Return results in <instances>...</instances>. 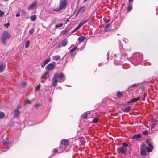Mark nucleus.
I'll use <instances>...</instances> for the list:
<instances>
[{
    "instance_id": "obj_14",
    "label": "nucleus",
    "mask_w": 158,
    "mask_h": 158,
    "mask_svg": "<svg viewBox=\"0 0 158 158\" xmlns=\"http://www.w3.org/2000/svg\"><path fill=\"white\" fill-rule=\"evenodd\" d=\"M19 111L18 109H16L15 111L14 117H17L19 116Z\"/></svg>"
},
{
    "instance_id": "obj_16",
    "label": "nucleus",
    "mask_w": 158,
    "mask_h": 158,
    "mask_svg": "<svg viewBox=\"0 0 158 158\" xmlns=\"http://www.w3.org/2000/svg\"><path fill=\"white\" fill-rule=\"evenodd\" d=\"M61 144L66 146L68 144V142L66 139H63L61 141Z\"/></svg>"
},
{
    "instance_id": "obj_4",
    "label": "nucleus",
    "mask_w": 158,
    "mask_h": 158,
    "mask_svg": "<svg viewBox=\"0 0 158 158\" xmlns=\"http://www.w3.org/2000/svg\"><path fill=\"white\" fill-rule=\"evenodd\" d=\"M60 9H63L65 8L66 6L67 1L66 0H60Z\"/></svg>"
},
{
    "instance_id": "obj_20",
    "label": "nucleus",
    "mask_w": 158,
    "mask_h": 158,
    "mask_svg": "<svg viewBox=\"0 0 158 158\" xmlns=\"http://www.w3.org/2000/svg\"><path fill=\"white\" fill-rule=\"evenodd\" d=\"M131 110V107L130 106H128L123 109V111L125 112H129Z\"/></svg>"
},
{
    "instance_id": "obj_3",
    "label": "nucleus",
    "mask_w": 158,
    "mask_h": 158,
    "mask_svg": "<svg viewBox=\"0 0 158 158\" xmlns=\"http://www.w3.org/2000/svg\"><path fill=\"white\" fill-rule=\"evenodd\" d=\"M58 78V81L60 82H63L65 80V76L62 72L60 73L59 74Z\"/></svg>"
},
{
    "instance_id": "obj_33",
    "label": "nucleus",
    "mask_w": 158,
    "mask_h": 158,
    "mask_svg": "<svg viewBox=\"0 0 158 158\" xmlns=\"http://www.w3.org/2000/svg\"><path fill=\"white\" fill-rule=\"evenodd\" d=\"M156 123H152L151 125V129H152L154 128L156 126Z\"/></svg>"
},
{
    "instance_id": "obj_15",
    "label": "nucleus",
    "mask_w": 158,
    "mask_h": 158,
    "mask_svg": "<svg viewBox=\"0 0 158 158\" xmlns=\"http://www.w3.org/2000/svg\"><path fill=\"white\" fill-rule=\"evenodd\" d=\"M139 99V98H134L130 101L128 102V103H134L138 101Z\"/></svg>"
},
{
    "instance_id": "obj_13",
    "label": "nucleus",
    "mask_w": 158,
    "mask_h": 158,
    "mask_svg": "<svg viewBox=\"0 0 158 158\" xmlns=\"http://www.w3.org/2000/svg\"><path fill=\"white\" fill-rule=\"evenodd\" d=\"M52 58L54 60L58 61L60 60V56L55 55L52 56Z\"/></svg>"
},
{
    "instance_id": "obj_7",
    "label": "nucleus",
    "mask_w": 158,
    "mask_h": 158,
    "mask_svg": "<svg viewBox=\"0 0 158 158\" xmlns=\"http://www.w3.org/2000/svg\"><path fill=\"white\" fill-rule=\"evenodd\" d=\"M117 151L119 153L124 154L126 152L127 149L123 147H120L118 148Z\"/></svg>"
},
{
    "instance_id": "obj_58",
    "label": "nucleus",
    "mask_w": 158,
    "mask_h": 158,
    "mask_svg": "<svg viewBox=\"0 0 158 158\" xmlns=\"http://www.w3.org/2000/svg\"><path fill=\"white\" fill-rule=\"evenodd\" d=\"M132 1H133V0H129V2H131Z\"/></svg>"
},
{
    "instance_id": "obj_51",
    "label": "nucleus",
    "mask_w": 158,
    "mask_h": 158,
    "mask_svg": "<svg viewBox=\"0 0 158 158\" xmlns=\"http://www.w3.org/2000/svg\"><path fill=\"white\" fill-rule=\"evenodd\" d=\"M10 23H8L7 24V25H6V24H5V26H6V28H8V27L9 26H10Z\"/></svg>"
},
{
    "instance_id": "obj_54",
    "label": "nucleus",
    "mask_w": 158,
    "mask_h": 158,
    "mask_svg": "<svg viewBox=\"0 0 158 158\" xmlns=\"http://www.w3.org/2000/svg\"><path fill=\"white\" fill-rule=\"evenodd\" d=\"M140 56H141V57L140 59V60H142V54H140Z\"/></svg>"
},
{
    "instance_id": "obj_32",
    "label": "nucleus",
    "mask_w": 158,
    "mask_h": 158,
    "mask_svg": "<svg viewBox=\"0 0 158 158\" xmlns=\"http://www.w3.org/2000/svg\"><path fill=\"white\" fill-rule=\"evenodd\" d=\"M51 60L50 58H49L45 60L44 63L46 64L48 63H49Z\"/></svg>"
},
{
    "instance_id": "obj_21",
    "label": "nucleus",
    "mask_w": 158,
    "mask_h": 158,
    "mask_svg": "<svg viewBox=\"0 0 158 158\" xmlns=\"http://www.w3.org/2000/svg\"><path fill=\"white\" fill-rule=\"evenodd\" d=\"M5 65H0V73L2 72L5 69Z\"/></svg>"
},
{
    "instance_id": "obj_46",
    "label": "nucleus",
    "mask_w": 158,
    "mask_h": 158,
    "mask_svg": "<svg viewBox=\"0 0 158 158\" xmlns=\"http://www.w3.org/2000/svg\"><path fill=\"white\" fill-rule=\"evenodd\" d=\"M58 151V149H54L53 150V152L56 153Z\"/></svg>"
},
{
    "instance_id": "obj_30",
    "label": "nucleus",
    "mask_w": 158,
    "mask_h": 158,
    "mask_svg": "<svg viewBox=\"0 0 158 158\" xmlns=\"http://www.w3.org/2000/svg\"><path fill=\"white\" fill-rule=\"evenodd\" d=\"M61 9L60 8V7H59V8H52L53 10L54 11H60V10Z\"/></svg>"
},
{
    "instance_id": "obj_50",
    "label": "nucleus",
    "mask_w": 158,
    "mask_h": 158,
    "mask_svg": "<svg viewBox=\"0 0 158 158\" xmlns=\"http://www.w3.org/2000/svg\"><path fill=\"white\" fill-rule=\"evenodd\" d=\"M46 64L44 62V63L41 65V67L43 68H44V67Z\"/></svg>"
},
{
    "instance_id": "obj_12",
    "label": "nucleus",
    "mask_w": 158,
    "mask_h": 158,
    "mask_svg": "<svg viewBox=\"0 0 158 158\" xmlns=\"http://www.w3.org/2000/svg\"><path fill=\"white\" fill-rule=\"evenodd\" d=\"M49 72L47 71L45 72L43 75L41 76L42 78H47L48 76Z\"/></svg>"
},
{
    "instance_id": "obj_18",
    "label": "nucleus",
    "mask_w": 158,
    "mask_h": 158,
    "mask_svg": "<svg viewBox=\"0 0 158 158\" xmlns=\"http://www.w3.org/2000/svg\"><path fill=\"white\" fill-rule=\"evenodd\" d=\"M141 137V135L140 134H138L134 135L132 138L133 139H135L139 138Z\"/></svg>"
},
{
    "instance_id": "obj_23",
    "label": "nucleus",
    "mask_w": 158,
    "mask_h": 158,
    "mask_svg": "<svg viewBox=\"0 0 158 158\" xmlns=\"http://www.w3.org/2000/svg\"><path fill=\"white\" fill-rule=\"evenodd\" d=\"M30 19L31 21H35L36 20V17L35 15H32Z\"/></svg>"
},
{
    "instance_id": "obj_8",
    "label": "nucleus",
    "mask_w": 158,
    "mask_h": 158,
    "mask_svg": "<svg viewBox=\"0 0 158 158\" xmlns=\"http://www.w3.org/2000/svg\"><path fill=\"white\" fill-rule=\"evenodd\" d=\"M55 66V65L51 63H49L47 66V69H46L49 70H52L54 69Z\"/></svg>"
},
{
    "instance_id": "obj_43",
    "label": "nucleus",
    "mask_w": 158,
    "mask_h": 158,
    "mask_svg": "<svg viewBox=\"0 0 158 158\" xmlns=\"http://www.w3.org/2000/svg\"><path fill=\"white\" fill-rule=\"evenodd\" d=\"M4 13L3 11L0 10V17H2L4 15Z\"/></svg>"
},
{
    "instance_id": "obj_52",
    "label": "nucleus",
    "mask_w": 158,
    "mask_h": 158,
    "mask_svg": "<svg viewBox=\"0 0 158 158\" xmlns=\"http://www.w3.org/2000/svg\"><path fill=\"white\" fill-rule=\"evenodd\" d=\"M40 105L39 104H37L35 105V107L36 108H38L40 106Z\"/></svg>"
},
{
    "instance_id": "obj_28",
    "label": "nucleus",
    "mask_w": 158,
    "mask_h": 158,
    "mask_svg": "<svg viewBox=\"0 0 158 158\" xmlns=\"http://www.w3.org/2000/svg\"><path fill=\"white\" fill-rule=\"evenodd\" d=\"M88 114L87 112L83 114L82 116H83V118L85 119H86L88 117Z\"/></svg>"
},
{
    "instance_id": "obj_36",
    "label": "nucleus",
    "mask_w": 158,
    "mask_h": 158,
    "mask_svg": "<svg viewBox=\"0 0 158 158\" xmlns=\"http://www.w3.org/2000/svg\"><path fill=\"white\" fill-rule=\"evenodd\" d=\"M98 122V119L95 118L93 119L92 121V123H96Z\"/></svg>"
},
{
    "instance_id": "obj_5",
    "label": "nucleus",
    "mask_w": 158,
    "mask_h": 158,
    "mask_svg": "<svg viewBox=\"0 0 158 158\" xmlns=\"http://www.w3.org/2000/svg\"><path fill=\"white\" fill-rule=\"evenodd\" d=\"M38 4L37 2L36 1H34L32 4H30L28 7V9L29 10H32L34 9Z\"/></svg>"
},
{
    "instance_id": "obj_6",
    "label": "nucleus",
    "mask_w": 158,
    "mask_h": 158,
    "mask_svg": "<svg viewBox=\"0 0 158 158\" xmlns=\"http://www.w3.org/2000/svg\"><path fill=\"white\" fill-rule=\"evenodd\" d=\"M147 150V147L144 145H143L142 148L140 151V154L142 155H145L146 154V151Z\"/></svg>"
},
{
    "instance_id": "obj_41",
    "label": "nucleus",
    "mask_w": 158,
    "mask_h": 158,
    "mask_svg": "<svg viewBox=\"0 0 158 158\" xmlns=\"http://www.w3.org/2000/svg\"><path fill=\"white\" fill-rule=\"evenodd\" d=\"M82 26L79 23L78 26L76 28L75 30H77L80 29Z\"/></svg>"
},
{
    "instance_id": "obj_9",
    "label": "nucleus",
    "mask_w": 158,
    "mask_h": 158,
    "mask_svg": "<svg viewBox=\"0 0 158 158\" xmlns=\"http://www.w3.org/2000/svg\"><path fill=\"white\" fill-rule=\"evenodd\" d=\"M112 24L110 23L106 25L104 31L105 32H107L110 30Z\"/></svg>"
},
{
    "instance_id": "obj_1",
    "label": "nucleus",
    "mask_w": 158,
    "mask_h": 158,
    "mask_svg": "<svg viewBox=\"0 0 158 158\" xmlns=\"http://www.w3.org/2000/svg\"><path fill=\"white\" fill-rule=\"evenodd\" d=\"M11 35L8 32L5 31H4L2 35L1 40L2 42L5 44L6 43V40L10 37Z\"/></svg>"
},
{
    "instance_id": "obj_56",
    "label": "nucleus",
    "mask_w": 158,
    "mask_h": 158,
    "mask_svg": "<svg viewBox=\"0 0 158 158\" xmlns=\"http://www.w3.org/2000/svg\"><path fill=\"white\" fill-rule=\"evenodd\" d=\"M136 85V84H133L132 85L133 87H135Z\"/></svg>"
},
{
    "instance_id": "obj_24",
    "label": "nucleus",
    "mask_w": 158,
    "mask_h": 158,
    "mask_svg": "<svg viewBox=\"0 0 158 158\" xmlns=\"http://www.w3.org/2000/svg\"><path fill=\"white\" fill-rule=\"evenodd\" d=\"M30 44V41L29 40L27 41L26 42V44L25 45V47L26 48H27L29 47Z\"/></svg>"
},
{
    "instance_id": "obj_34",
    "label": "nucleus",
    "mask_w": 158,
    "mask_h": 158,
    "mask_svg": "<svg viewBox=\"0 0 158 158\" xmlns=\"http://www.w3.org/2000/svg\"><path fill=\"white\" fill-rule=\"evenodd\" d=\"M122 95V93L120 92H118L116 94V96L118 97H121Z\"/></svg>"
},
{
    "instance_id": "obj_26",
    "label": "nucleus",
    "mask_w": 158,
    "mask_h": 158,
    "mask_svg": "<svg viewBox=\"0 0 158 158\" xmlns=\"http://www.w3.org/2000/svg\"><path fill=\"white\" fill-rule=\"evenodd\" d=\"M2 143L4 145H8L10 144L9 142H8L5 140H3L2 142Z\"/></svg>"
},
{
    "instance_id": "obj_45",
    "label": "nucleus",
    "mask_w": 158,
    "mask_h": 158,
    "mask_svg": "<svg viewBox=\"0 0 158 158\" xmlns=\"http://www.w3.org/2000/svg\"><path fill=\"white\" fill-rule=\"evenodd\" d=\"M148 133V131H145L143 132V134L144 135H147Z\"/></svg>"
},
{
    "instance_id": "obj_27",
    "label": "nucleus",
    "mask_w": 158,
    "mask_h": 158,
    "mask_svg": "<svg viewBox=\"0 0 158 158\" xmlns=\"http://www.w3.org/2000/svg\"><path fill=\"white\" fill-rule=\"evenodd\" d=\"M77 48V47H75L73 48L70 51V53L71 54V55L72 56L73 55V52L75 51L76 50Z\"/></svg>"
},
{
    "instance_id": "obj_48",
    "label": "nucleus",
    "mask_w": 158,
    "mask_h": 158,
    "mask_svg": "<svg viewBox=\"0 0 158 158\" xmlns=\"http://www.w3.org/2000/svg\"><path fill=\"white\" fill-rule=\"evenodd\" d=\"M150 141H149V139H147L146 140V143H147V144L148 145V144H149V143H149Z\"/></svg>"
},
{
    "instance_id": "obj_42",
    "label": "nucleus",
    "mask_w": 158,
    "mask_h": 158,
    "mask_svg": "<svg viewBox=\"0 0 158 158\" xmlns=\"http://www.w3.org/2000/svg\"><path fill=\"white\" fill-rule=\"evenodd\" d=\"M82 26L79 23L78 26L76 28L75 30H77L80 29Z\"/></svg>"
},
{
    "instance_id": "obj_59",
    "label": "nucleus",
    "mask_w": 158,
    "mask_h": 158,
    "mask_svg": "<svg viewBox=\"0 0 158 158\" xmlns=\"http://www.w3.org/2000/svg\"><path fill=\"white\" fill-rule=\"evenodd\" d=\"M101 65H102V64H101V63H100V64H98V65H99V66H101Z\"/></svg>"
},
{
    "instance_id": "obj_29",
    "label": "nucleus",
    "mask_w": 158,
    "mask_h": 158,
    "mask_svg": "<svg viewBox=\"0 0 158 158\" xmlns=\"http://www.w3.org/2000/svg\"><path fill=\"white\" fill-rule=\"evenodd\" d=\"M34 32V29L33 28L29 30V33L30 35H32V34H33V33Z\"/></svg>"
},
{
    "instance_id": "obj_35",
    "label": "nucleus",
    "mask_w": 158,
    "mask_h": 158,
    "mask_svg": "<svg viewBox=\"0 0 158 158\" xmlns=\"http://www.w3.org/2000/svg\"><path fill=\"white\" fill-rule=\"evenodd\" d=\"M68 31V30H65L63 31H62L61 32L62 34L64 35L66 33H67Z\"/></svg>"
},
{
    "instance_id": "obj_55",
    "label": "nucleus",
    "mask_w": 158,
    "mask_h": 158,
    "mask_svg": "<svg viewBox=\"0 0 158 158\" xmlns=\"http://www.w3.org/2000/svg\"><path fill=\"white\" fill-rule=\"evenodd\" d=\"M87 0H83V3H85L87 1Z\"/></svg>"
},
{
    "instance_id": "obj_37",
    "label": "nucleus",
    "mask_w": 158,
    "mask_h": 158,
    "mask_svg": "<svg viewBox=\"0 0 158 158\" xmlns=\"http://www.w3.org/2000/svg\"><path fill=\"white\" fill-rule=\"evenodd\" d=\"M22 13L25 16L27 14V13L24 10H21Z\"/></svg>"
},
{
    "instance_id": "obj_53",
    "label": "nucleus",
    "mask_w": 158,
    "mask_h": 158,
    "mask_svg": "<svg viewBox=\"0 0 158 158\" xmlns=\"http://www.w3.org/2000/svg\"><path fill=\"white\" fill-rule=\"evenodd\" d=\"M20 16V14L19 13L17 14L16 15V16L17 17H18Z\"/></svg>"
},
{
    "instance_id": "obj_19",
    "label": "nucleus",
    "mask_w": 158,
    "mask_h": 158,
    "mask_svg": "<svg viewBox=\"0 0 158 158\" xmlns=\"http://www.w3.org/2000/svg\"><path fill=\"white\" fill-rule=\"evenodd\" d=\"M85 39V37L84 36L79 37L78 39V40L80 42H81L84 41Z\"/></svg>"
},
{
    "instance_id": "obj_17",
    "label": "nucleus",
    "mask_w": 158,
    "mask_h": 158,
    "mask_svg": "<svg viewBox=\"0 0 158 158\" xmlns=\"http://www.w3.org/2000/svg\"><path fill=\"white\" fill-rule=\"evenodd\" d=\"M67 43L68 41L67 40H62L61 42L62 46L63 47L67 45Z\"/></svg>"
},
{
    "instance_id": "obj_61",
    "label": "nucleus",
    "mask_w": 158,
    "mask_h": 158,
    "mask_svg": "<svg viewBox=\"0 0 158 158\" xmlns=\"http://www.w3.org/2000/svg\"><path fill=\"white\" fill-rule=\"evenodd\" d=\"M53 63L54 64H55V62H53Z\"/></svg>"
},
{
    "instance_id": "obj_39",
    "label": "nucleus",
    "mask_w": 158,
    "mask_h": 158,
    "mask_svg": "<svg viewBox=\"0 0 158 158\" xmlns=\"http://www.w3.org/2000/svg\"><path fill=\"white\" fill-rule=\"evenodd\" d=\"M122 145L124 147H127L128 146V145L125 142H123V143H122Z\"/></svg>"
},
{
    "instance_id": "obj_49",
    "label": "nucleus",
    "mask_w": 158,
    "mask_h": 158,
    "mask_svg": "<svg viewBox=\"0 0 158 158\" xmlns=\"http://www.w3.org/2000/svg\"><path fill=\"white\" fill-rule=\"evenodd\" d=\"M131 9H132V7L131 6H129L128 7V9L129 11H130L131 10Z\"/></svg>"
},
{
    "instance_id": "obj_60",
    "label": "nucleus",
    "mask_w": 158,
    "mask_h": 158,
    "mask_svg": "<svg viewBox=\"0 0 158 158\" xmlns=\"http://www.w3.org/2000/svg\"><path fill=\"white\" fill-rule=\"evenodd\" d=\"M8 0H6L5 1H8Z\"/></svg>"
},
{
    "instance_id": "obj_47",
    "label": "nucleus",
    "mask_w": 158,
    "mask_h": 158,
    "mask_svg": "<svg viewBox=\"0 0 158 158\" xmlns=\"http://www.w3.org/2000/svg\"><path fill=\"white\" fill-rule=\"evenodd\" d=\"M156 122V120L155 119H153L152 120V123H154Z\"/></svg>"
},
{
    "instance_id": "obj_44",
    "label": "nucleus",
    "mask_w": 158,
    "mask_h": 158,
    "mask_svg": "<svg viewBox=\"0 0 158 158\" xmlns=\"http://www.w3.org/2000/svg\"><path fill=\"white\" fill-rule=\"evenodd\" d=\"M22 85L23 86H24L26 85V83L25 82H23L22 83Z\"/></svg>"
},
{
    "instance_id": "obj_11",
    "label": "nucleus",
    "mask_w": 158,
    "mask_h": 158,
    "mask_svg": "<svg viewBox=\"0 0 158 158\" xmlns=\"http://www.w3.org/2000/svg\"><path fill=\"white\" fill-rule=\"evenodd\" d=\"M85 10V7H81L79 8L78 10L77 13L81 14L83 13Z\"/></svg>"
},
{
    "instance_id": "obj_40",
    "label": "nucleus",
    "mask_w": 158,
    "mask_h": 158,
    "mask_svg": "<svg viewBox=\"0 0 158 158\" xmlns=\"http://www.w3.org/2000/svg\"><path fill=\"white\" fill-rule=\"evenodd\" d=\"M25 104H30L31 103V102L30 101L27 100L25 101Z\"/></svg>"
},
{
    "instance_id": "obj_31",
    "label": "nucleus",
    "mask_w": 158,
    "mask_h": 158,
    "mask_svg": "<svg viewBox=\"0 0 158 158\" xmlns=\"http://www.w3.org/2000/svg\"><path fill=\"white\" fill-rule=\"evenodd\" d=\"M63 25V23H61L60 24H59L58 25H56L55 26V28L60 27H62Z\"/></svg>"
},
{
    "instance_id": "obj_25",
    "label": "nucleus",
    "mask_w": 158,
    "mask_h": 158,
    "mask_svg": "<svg viewBox=\"0 0 158 158\" xmlns=\"http://www.w3.org/2000/svg\"><path fill=\"white\" fill-rule=\"evenodd\" d=\"M5 116V114L2 112H0V119H3Z\"/></svg>"
},
{
    "instance_id": "obj_38",
    "label": "nucleus",
    "mask_w": 158,
    "mask_h": 158,
    "mask_svg": "<svg viewBox=\"0 0 158 158\" xmlns=\"http://www.w3.org/2000/svg\"><path fill=\"white\" fill-rule=\"evenodd\" d=\"M40 87V84H39L36 87V88L35 90L36 91H38Z\"/></svg>"
},
{
    "instance_id": "obj_57",
    "label": "nucleus",
    "mask_w": 158,
    "mask_h": 158,
    "mask_svg": "<svg viewBox=\"0 0 158 158\" xmlns=\"http://www.w3.org/2000/svg\"><path fill=\"white\" fill-rule=\"evenodd\" d=\"M76 30H75V29L74 30H73V31H72V33H73Z\"/></svg>"
},
{
    "instance_id": "obj_22",
    "label": "nucleus",
    "mask_w": 158,
    "mask_h": 158,
    "mask_svg": "<svg viewBox=\"0 0 158 158\" xmlns=\"http://www.w3.org/2000/svg\"><path fill=\"white\" fill-rule=\"evenodd\" d=\"M88 20V19H85L82 21H81V22L80 23L82 26V25H83L84 24H85L86 22H87Z\"/></svg>"
},
{
    "instance_id": "obj_2",
    "label": "nucleus",
    "mask_w": 158,
    "mask_h": 158,
    "mask_svg": "<svg viewBox=\"0 0 158 158\" xmlns=\"http://www.w3.org/2000/svg\"><path fill=\"white\" fill-rule=\"evenodd\" d=\"M58 75L59 73H56L54 75L52 82V86H56L57 85L58 82L57 78H58Z\"/></svg>"
},
{
    "instance_id": "obj_10",
    "label": "nucleus",
    "mask_w": 158,
    "mask_h": 158,
    "mask_svg": "<svg viewBox=\"0 0 158 158\" xmlns=\"http://www.w3.org/2000/svg\"><path fill=\"white\" fill-rule=\"evenodd\" d=\"M149 146V148L147 147V151L148 152H150L152 151L153 149V146L152 145H151L150 143L148 144Z\"/></svg>"
}]
</instances>
